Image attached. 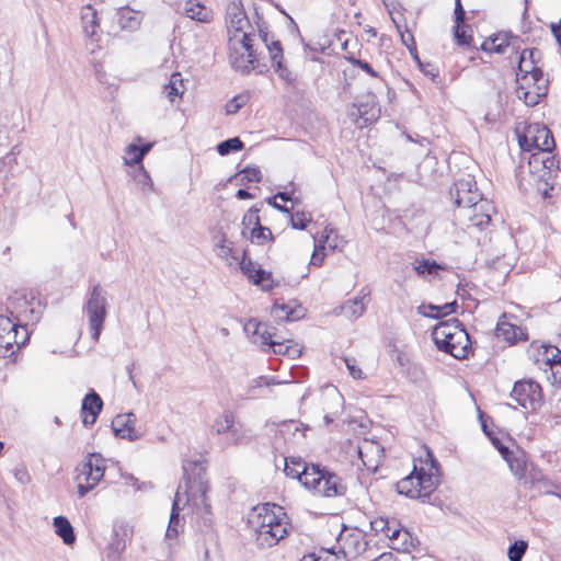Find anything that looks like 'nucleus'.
Here are the masks:
<instances>
[{"label": "nucleus", "instance_id": "nucleus-29", "mask_svg": "<svg viewBox=\"0 0 561 561\" xmlns=\"http://www.w3.org/2000/svg\"><path fill=\"white\" fill-rule=\"evenodd\" d=\"M118 24L123 30L135 31L139 27L142 13L130 8H121L117 10Z\"/></svg>", "mask_w": 561, "mask_h": 561}, {"label": "nucleus", "instance_id": "nucleus-39", "mask_svg": "<svg viewBox=\"0 0 561 561\" xmlns=\"http://www.w3.org/2000/svg\"><path fill=\"white\" fill-rule=\"evenodd\" d=\"M184 83L181 73L175 72L172 73L169 82L163 88V93L167 95V98L174 102L176 98H181L184 93Z\"/></svg>", "mask_w": 561, "mask_h": 561}, {"label": "nucleus", "instance_id": "nucleus-46", "mask_svg": "<svg viewBox=\"0 0 561 561\" xmlns=\"http://www.w3.org/2000/svg\"><path fill=\"white\" fill-rule=\"evenodd\" d=\"M343 362L345 363L348 371H350V375L355 378V379H364L366 378V371L367 370H371V368L369 367H359L358 366V362L355 359V358H351V357H345L343 358Z\"/></svg>", "mask_w": 561, "mask_h": 561}, {"label": "nucleus", "instance_id": "nucleus-22", "mask_svg": "<svg viewBox=\"0 0 561 561\" xmlns=\"http://www.w3.org/2000/svg\"><path fill=\"white\" fill-rule=\"evenodd\" d=\"M102 399L96 392L91 391L90 393H88L83 398L81 405L82 423L85 426L94 424L99 413L102 410Z\"/></svg>", "mask_w": 561, "mask_h": 561}, {"label": "nucleus", "instance_id": "nucleus-61", "mask_svg": "<svg viewBox=\"0 0 561 561\" xmlns=\"http://www.w3.org/2000/svg\"><path fill=\"white\" fill-rule=\"evenodd\" d=\"M323 393H324V396L327 398H329L331 400H334V401H337V402L341 400V396H340V393H339L336 388H333V387L329 388L328 387V388H325Z\"/></svg>", "mask_w": 561, "mask_h": 561}, {"label": "nucleus", "instance_id": "nucleus-12", "mask_svg": "<svg viewBox=\"0 0 561 561\" xmlns=\"http://www.w3.org/2000/svg\"><path fill=\"white\" fill-rule=\"evenodd\" d=\"M451 197L458 206L459 213L463 210L465 207H471L473 204L483 199L471 176L461 179L455 183V191L451 192Z\"/></svg>", "mask_w": 561, "mask_h": 561}, {"label": "nucleus", "instance_id": "nucleus-24", "mask_svg": "<svg viewBox=\"0 0 561 561\" xmlns=\"http://www.w3.org/2000/svg\"><path fill=\"white\" fill-rule=\"evenodd\" d=\"M317 494L332 497L343 495L346 491L339 476L335 473L323 471V479L320 480Z\"/></svg>", "mask_w": 561, "mask_h": 561}, {"label": "nucleus", "instance_id": "nucleus-53", "mask_svg": "<svg viewBox=\"0 0 561 561\" xmlns=\"http://www.w3.org/2000/svg\"><path fill=\"white\" fill-rule=\"evenodd\" d=\"M346 59L354 66L359 67L371 77H378V73L370 67L367 61L355 58L354 56L346 57Z\"/></svg>", "mask_w": 561, "mask_h": 561}, {"label": "nucleus", "instance_id": "nucleus-2", "mask_svg": "<svg viewBox=\"0 0 561 561\" xmlns=\"http://www.w3.org/2000/svg\"><path fill=\"white\" fill-rule=\"evenodd\" d=\"M184 482L176 490L165 536L174 538L180 531V512L186 506L196 518H201L205 528L211 525L210 504L208 503L206 465L204 460H185L183 462Z\"/></svg>", "mask_w": 561, "mask_h": 561}, {"label": "nucleus", "instance_id": "nucleus-15", "mask_svg": "<svg viewBox=\"0 0 561 561\" xmlns=\"http://www.w3.org/2000/svg\"><path fill=\"white\" fill-rule=\"evenodd\" d=\"M493 213L494 206L492 202L483 198L471 207H465L458 216L467 219L473 227L483 228L490 224Z\"/></svg>", "mask_w": 561, "mask_h": 561}, {"label": "nucleus", "instance_id": "nucleus-25", "mask_svg": "<svg viewBox=\"0 0 561 561\" xmlns=\"http://www.w3.org/2000/svg\"><path fill=\"white\" fill-rule=\"evenodd\" d=\"M183 13L191 20L209 23L214 18V12L198 0H186L183 4Z\"/></svg>", "mask_w": 561, "mask_h": 561}, {"label": "nucleus", "instance_id": "nucleus-50", "mask_svg": "<svg viewBox=\"0 0 561 561\" xmlns=\"http://www.w3.org/2000/svg\"><path fill=\"white\" fill-rule=\"evenodd\" d=\"M311 221V216L304 211H297L290 216V225L294 229L304 230Z\"/></svg>", "mask_w": 561, "mask_h": 561}, {"label": "nucleus", "instance_id": "nucleus-19", "mask_svg": "<svg viewBox=\"0 0 561 561\" xmlns=\"http://www.w3.org/2000/svg\"><path fill=\"white\" fill-rule=\"evenodd\" d=\"M240 268L253 284L260 286L263 290H268L273 287L271 273L261 268L259 264L247 256L245 252H243L240 261Z\"/></svg>", "mask_w": 561, "mask_h": 561}, {"label": "nucleus", "instance_id": "nucleus-44", "mask_svg": "<svg viewBox=\"0 0 561 561\" xmlns=\"http://www.w3.org/2000/svg\"><path fill=\"white\" fill-rule=\"evenodd\" d=\"M457 301L446 302L442 306L428 305L426 308L431 310V312H424L425 316H430L432 318H440L456 312Z\"/></svg>", "mask_w": 561, "mask_h": 561}, {"label": "nucleus", "instance_id": "nucleus-8", "mask_svg": "<svg viewBox=\"0 0 561 561\" xmlns=\"http://www.w3.org/2000/svg\"><path fill=\"white\" fill-rule=\"evenodd\" d=\"M78 495L83 497L104 477L105 459L100 454H90L78 468Z\"/></svg>", "mask_w": 561, "mask_h": 561}, {"label": "nucleus", "instance_id": "nucleus-45", "mask_svg": "<svg viewBox=\"0 0 561 561\" xmlns=\"http://www.w3.org/2000/svg\"><path fill=\"white\" fill-rule=\"evenodd\" d=\"M243 148V142L238 138L233 137L220 142L217 146V151L220 156H227L232 151H239Z\"/></svg>", "mask_w": 561, "mask_h": 561}, {"label": "nucleus", "instance_id": "nucleus-3", "mask_svg": "<svg viewBox=\"0 0 561 561\" xmlns=\"http://www.w3.org/2000/svg\"><path fill=\"white\" fill-rule=\"evenodd\" d=\"M421 467L414 465L413 471L397 482V491L410 499H427L438 484V462L432 451L425 447Z\"/></svg>", "mask_w": 561, "mask_h": 561}, {"label": "nucleus", "instance_id": "nucleus-47", "mask_svg": "<svg viewBox=\"0 0 561 561\" xmlns=\"http://www.w3.org/2000/svg\"><path fill=\"white\" fill-rule=\"evenodd\" d=\"M214 252L219 259L225 260L228 265H232V263L238 260L233 254V249L230 243L214 247Z\"/></svg>", "mask_w": 561, "mask_h": 561}, {"label": "nucleus", "instance_id": "nucleus-10", "mask_svg": "<svg viewBox=\"0 0 561 561\" xmlns=\"http://www.w3.org/2000/svg\"><path fill=\"white\" fill-rule=\"evenodd\" d=\"M511 398L527 412H533L540 407L541 388L533 380H519L514 383Z\"/></svg>", "mask_w": 561, "mask_h": 561}, {"label": "nucleus", "instance_id": "nucleus-27", "mask_svg": "<svg viewBox=\"0 0 561 561\" xmlns=\"http://www.w3.org/2000/svg\"><path fill=\"white\" fill-rule=\"evenodd\" d=\"M459 322L460 321L457 319H451L448 321L439 322L434 328L432 337L438 351H442L443 347L446 346V343L451 341Z\"/></svg>", "mask_w": 561, "mask_h": 561}, {"label": "nucleus", "instance_id": "nucleus-40", "mask_svg": "<svg viewBox=\"0 0 561 561\" xmlns=\"http://www.w3.org/2000/svg\"><path fill=\"white\" fill-rule=\"evenodd\" d=\"M321 249L336 250L341 247L342 240L332 227H325L320 238L317 240Z\"/></svg>", "mask_w": 561, "mask_h": 561}, {"label": "nucleus", "instance_id": "nucleus-31", "mask_svg": "<svg viewBox=\"0 0 561 561\" xmlns=\"http://www.w3.org/2000/svg\"><path fill=\"white\" fill-rule=\"evenodd\" d=\"M536 53H538L536 49L520 48L518 53V71L516 78L519 75H533L535 71H542L535 62L534 58Z\"/></svg>", "mask_w": 561, "mask_h": 561}, {"label": "nucleus", "instance_id": "nucleus-11", "mask_svg": "<svg viewBox=\"0 0 561 561\" xmlns=\"http://www.w3.org/2000/svg\"><path fill=\"white\" fill-rule=\"evenodd\" d=\"M520 146L527 150L536 148L539 152L551 151L554 148V139L548 127L535 124L528 127Z\"/></svg>", "mask_w": 561, "mask_h": 561}, {"label": "nucleus", "instance_id": "nucleus-38", "mask_svg": "<svg viewBox=\"0 0 561 561\" xmlns=\"http://www.w3.org/2000/svg\"><path fill=\"white\" fill-rule=\"evenodd\" d=\"M470 345V336L462 324L459 322L451 341L447 342L446 346H444L442 351H455L457 348L460 351H468Z\"/></svg>", "mask_w": 561, "mask_h": 561}, {"label": "nucleus", "instance_id": "nucleus-56", "mask_svg": "<svg viewBox=\"0 0 561 561\" xmlns=\"http://www.w3.org/2000/svg\"><path fill=\"white\" fill-rule=\"evenodd\" d=\"M243 179H247L249 182H260L261 180V171L259 169H250L247 168L242 171Z\"/></svg>", "mask_w": 561, "mask_h": 561}, {"label": "nucleus", "instance_id": "nucleus-26", "mask_svg": "<svg viewBox=\"0 0 561 561\" xmlns=\"http://www.w3.org/2000/svg\"><path fill=\"white\" fill-rule=\"evenodd\" d=\"M512 473L519 480L526 479L527 456L519 447L515 446L504 458Z\"/></svg>", "mask_w": 561, "mask_h": 561}, {"label": "nucleus", "instance_id": "nucleus-48", "mask_svg": "<svg viewBox=\"0 0 561 561\" xmlns=\"http://www.w3.org/2000/svg\"><path fill=\"white\" fill-rule=\"evenodd\" d=\"M527 542L524 540H516L508 548V559L510 561H522L524 554L527 550Z\"/></svg>", "mask_w": 561, "mask_h": 561}, {"label": "nucleus", "instance_id": "nucleus-32", "mask_svg": "<svg viewBox=\"0 0 561 561\" xmlns=\"http://www.w3.org/2000/svg\"><path fill=\"white\" fill-rule=\"evenodd\" d=\"M366 298V295L357 296L353 299L346 300L343 305L339 308V314L344 316L347 319H357L360 316H363L365 311V302L364 299Z\"/></svg>", "mask_w": 561, "mask_h": 561}, {"label": "nucleus", "instance_id": "nucleus-35", "mask_svg": "<svg viewBox=\"0 0 561 561\" xmlns=\"http://www.w3.org/2000/svg\"><path fill=\"white\" fill-rule=\"evenodd\" d=\"M81 21L83 32L87 36L93 37L96 35L100 23L98 12L92 5H85L81 10Z\"/></svg>", "mask_w": 561, "mask_h": 561}, {"label": "nucleus", "instance_id": "nucleus-33", "mask_svg": "<svg viewBox=\"0 0 561 561\" xmlns=\"http://www.w3.org/2000/svg\"><path fill=\"white\" fill-rule=\"evenodd\" d=\"M371 529L389 539H396L400 536V529L394 520L377 517L370 522Z\"/></svg>", "mask_w": 561, "mask_h": 561}, {"label": "nucleus", "instance_id": "nucleus-30", "mask_svg": "<svg viewBox=\"0 0 561 561\" xmlns=\"http://www.w3.org/2000/svg\"><path fill=\"white\" fill-rule=\"evenodd\" d=\"M130 176L138 185L144 196L156 193L153 181L142 164L133 170Z\"/></svg>", "mask_w": 561, "mask_h": 561}, {"label": "nucleus", "instance_id": "nucleus-58", "mask_svg": "<svg viewBox=\"0 0 561 561\" xmlns=\"http://www.w3.org/2000/svg\"><path fill=\"white\" fill-rule=\"evenodd\" d=\"M465 10L460 3V0H456V7H455V23L456 24H462L465 21Z\"/></svg>", "mask_w": 561, "mask_h": 561}, {"label": "nucleus", "instance_id": "nucleus-21", "mask_svg": "<svg viewBox=\"0 0 561 561\" xmlns=\"http://www.w3.org/2000/svg\"><path fill=\"white\" fill-rule=\"evenodd\" d=\"M213 432L218 435L229 433L231 436V440L234 444H238L241 440V431L234 423V415L231 411H225L220 414L213 424Z\"/></svg>", "mask_w": 561, "mask_h": 561}, {"label": "nucleus", "instance_id": "nucleus-7", "mask_svg": "<svg viewBox=\"0 0 561 561\" xmlns=\"http://www.w3.org/2000/svg\"><path fill=\"white\" fill-rule=\"evenodd\" d=\"M516 94L527 106L537 105L548 93V79L542 71L533 75H519L516 78Z\"/></svg>", "mask_w": 561, "mask_h": 561}, {"label": "nucleus", "instance_id": "nucleus-4", "mask_svg": "<svg viewBox=\"0 0 561 561\" xmlns=\"http://www.w3.org/2000/svg\"><path fill=\"white\" fill-rule=\"evenodd\" d=\"M249 523L262 547H272L287 535L286 514L276 504L266 503L254 507Z\"/></svg>", "mask_w": 561, "mask_h": 561}, {"label": "nucleus", "instance_id": "nucleus-28", "mask_svg": "<svg viewBox=\"0 0 561 561\" xmlns=\"http://www.w3.org/2000/svg\"><path fill=\"white\" fill-rule=\"evenodd\" d=\"M355 106L357 108V115L363 118L365 123L376 121L379 117L380 107L376 95L371 93L364 95Z\"/></svg>", "mask_w": 561, "mask_h": 561}, {"label": "nucleus", "instance_id": "nucleus-62", "mask_svg": "<svg viewBox=\"0 0 561 561\" xmlns=\"http://www.w3.org/2000/svg\"><path fill=\"white\" fill-rule=\"evenodd\" d=\"M358 454H359V457L363 461V465L368 469H373V470H376V468L378 467V462L376 461L375 463H373L370 460L366 461L365 458H364V447H359L358 449Z\"/></svg>", "mask_w": 561, "mask_h": 561}, {"label": "nucleus", "instance_id": "nucleus-52", "mask_svg": "<svg viewBox=\"0 0 561 561\" xmlns=\"http://www.w3.org/2000/svg\"><path fill=\"white\" fill-rule=\"evenodd\" d=\"M324 250L325 249H321L319 247V242L314 240V249H313V253L310 259V265H314V266L322 265L324 257H325Z\"/></svg>", "mask_w": 561, "mask_h": 561}, {"label": "nucleus", "instance_id": "nucleus-41", "mask_svg": "<svg viewBox=\"0 0 561 561\" xmlns=\"http://www.w3.org/2000/svg\"><path fill=\"white\" fill-rule=\"evenodd\" d=\"M144 158L141 157V152H139L137 144H129L124 149L123 161L125 165L128 167H139L142 164Z\"/></svg>", "mask_w": 561, "mask_h": 561}, {"label": "nucleus", "instance_id": "nucleus-60", "mask_svg": "<svg viewBox=\"0 0 561 561\" xmlns=\"http://www.w3.org/2000/svg\"><path fill=\"white\" fill-rule=\"evenodd\" d=\"M213 243H214V247H218L219 244L228 243L226 234H225V232L221 229L216 230L214 232V234H213Z\"/></svg>", "mask_w": 561, "mask_h": 561}, {"label": "nucleus", "instance_id": "nucleus-34", "mask_svg": "<svg viewBox=\"0 0 561 561\" xmlns=\"http://www.w3.org/2000/svg\"><path fill=\"white\" fill-rule=\"evenodd\" d=\"M53 526L55 528L56 535L62 539L65 545L71 546L76 541L73 527L71 526L68 518L65 516L54 517Z\"/></svg>", "mask_w": 561, "mask_h": 561}, {"label": "nucleus", "instance_id": "nucleus-36", "mask_svg": "<svg viewBox=\"0 0 561 561\" xmlns=\"http://www.w3.org/2000/svg\"><path fill=\"white\" fill-rule=\"evenodd\" d=\"M551 151H541L536 152L531 156L529 160V167L534 171L539 164H542L543 173L539 174L540 179L546 180V175L550 174L552 170L557 168L556 160L552 156H550Z\"/></svg>", "mask_w": 561, "mask_h": 561}, {"label": "nucleus", "instance_id": "nucleus-54", "mask_svg": "<svg viewBox=\"0 0 561 561\" xmlns=\"http://www.w3.org/2000/svg\"><path fill=\"white\" fill-rule=\"evenodd\" d=\"M273 340L275 341H280L283 342L282 344H277L278 346H282L284 345L285 346V351H291V350H295V348H298V351H301L302 346H300L298 344V342H296L295 340L293 339H285L276 333L273 332Z\"/></svg>", "mask_w": 561, "mask_h": 561}, {"label": "nucleus", "instance_id": "nucleus-16", "mask_svg": "<svg viewBox=\"0 0 561 561\" xmlns=\"http://www.w3.org/2000/svg\"><path fill=\"white\" fill-rule=\"evenodd\" d=\"M243 330L250 341L254 344L274 347L277 346V344L283 343L280 341L273 340L272 328H270L266 323L257 321L256 319H249L244 323Z\"/></svg>", "mask_w": 561, "mask_h": 561}, {"label": "nucleus", "instance_id": "nucleus-37", "mask_svg": "<svg viewBox=\"0 0 561 561\" xmlns=\"http://www.w3.org/2000/svg\"><path fill=\"white\" fill-rule=\"evenodd\" d=\"M323 471L318 466H307L302 476L299 477V482L317 494L320 480L323 479Z\"/></svg>", "mask_w": 561, "mask_h": 561}, {"label": "nucleus", "instance_id": "nucleus-23", "mask_svg": "<svg viewBox=\"0 0 561 561\" xmlns=\"http://www.w3.org/2000/svg\"><path fill=\"white\" fill-rule=\"evenodd\" d=\"M305 308L296 301L275 302L272 308V316L282 321H296L305 317Z\"/></svg>", "mask_w": 561, "mask_h": 561}, {"label": "nucleus", "instance_id": "nucleus-55", "mask_svg": "<svg viewBox=\"0 0 561 561\" xmlns=\"http://www.w3.org/2000/svg\"><path fill=\"white\" fill-rule=\"evenodd\" d=\"M454 35L459 45H469L471 36L466 33L461 24H455Z\"/></svg>", "mask_w": 561, "mask_h": 561}, {"label": "nucleus", "instance_id": "nucleus-18", "mask_svg": "<svg viewBox=\"0 0 561 561\" xmlns=\"http://www.w3.org/2000/svg\"><path fill=\"white\" fill-rule=\"evenodd\" d=\"M495 337L503 341L507 346H514L520 341H527L528 334L526 330L507 321L506 314H502L495 328Z\"/></svg>", "mask_w": 561, "mask_h": 561}, {"label": "nucleus", "instance_id": "nucleus-1", "mask_svg": "<svg viewBox=\"0 0 561 561\" xmlns=\"http://www.w3.org/2000/svg\"><path fill=\"white\" fill-rule=\"evenodd\" d=\"M226 26L228 33L229 58L231 66L243 73L250 72L259 62L255 38L260 39L268 51L272 66L278 77L287 83L295 81L293 72L283 64V47L278 39L266 30L259 34L253 27L240 2L231 1L227 5Z\"/></svg>", "mask_w": 561, "mask_h": 561}, {"label": "nucleus", "instance_id": "nucleus-9", "mask_svg": "<svg viewBox=\"0 0 561 561\" xmlns=\"http://www.w3.org/2000/svg\"><path fill=\"white\" fill-rule=\"evenodd\" d=\"M339 552L347 560L356 559L367 549L366 535L358 528L345 527L336 539Z\"/></svg>", "mask_w": 561, "mask_h": 561}, {"label": "nucleus", "instance_id": "nucleus-43", "mask_svg": "<svg viewBox=\"0 0 561 561\" xmlns=\"http://www.w3.org/2000/svg\"><path fill=\"white\" fill-rule=\"evenodd\" d=\"M306 468L307 465L300 458H291L289 461L286 460L284 472L287 477L299 480Z\"/></svg>", "mask_w": 561, "mask_h": 561}, {"label": "nucleus", "instance_id": "nucleus-49", "mask_svg": "<svg viewBox=\"0 0 561 561\" xmlns=\"http://www.w3.org/2000/svg\"><path fill=\"white\" fill-rule=\"evenodd\" d=\"M546 365L549 366L554 381L561 385V353H554L551 358H547Z\"/></svg>", "mask_w": 561, "mask_h": 561}, {"label": "nucleus", "instance_id": "nucleus-57", "mask_svg": "<svg viewBox=\"0 0 561 561\" xmlns=\"http://www.w3.org/2000/svg\"><path fill=\"white\" fill-rule=\"evenodd\" d=\"M14 477L21 484L30 482V474L25 467L20 466L14 469Z\"/></svg>", "mask_w": 561, "mask_h": 561}, {"label": "nucleus", "instance_id": "nucleus-6", "mask_svg": "<svg viewBox=\"0 0 561 561\" xmlns=\"http://www.w3.org/2000/svg\"><path fill=\"white\" fill-rule=\"evenodd\" d=\"M110 294L100 284L91 286L82 306L88 319L91 337L98 341L110 310Z\"/></svg>", "mask_w": 561, "mask_h": 561}, {"label": "nucleus", "instance_id": "nucleus-20", "mask_svg": "<svg viewBox=\"0 0 561 561\" xmlns=\"http://www.w3.org/2000/svg\"><path fill=\"white\" fill-rule=\"evenodd\" d=\"M135 423L134 413L118 414L112 421V428L117 437L134 442L141 436L140 432L135 428Z\"/></svg>", "mask_w": 561, "mask_h": 561}, {"label": "nucleus", "instance_id": "nucleus-5", "mask_svg": "<svg viewBox=\"0 0 561 561\" xmlns=\"http://www.w3.org/2000/svg\"><path fill=\"white\" fill-rule=\"evenodd\" d=\"M14 305L11 310V314L14 319H11L5 316H0V348H5L9 351L13 345L16 346L19 351L23 346L26 345L30 340V332L26 325L20 324L21 321L33 320V318L27 317V312L32 316L34 314V308L30 307L27 300L23 298H16Z\"/></svg>", "mask_w": 561, "mask_h": 561}, {"label": "nucleus", "instance_id": "nucleus-64", "mask_svg": "<svg viewBox=\"0 0 561 561\" xmlns=\"http://www.w3.org/2000/svg\"><path fill=\"white\" fill-rule=\"evenodd\" d=\"M282 432H291V431H298V425L296 422L294 421H290V422H286L282 425Z\"/></svg>", "mask_w": 561, "mask_h": 561}, {"label": "nucleus", "instance_id": "nucleus-42", "mask_svg": "<svg viewBox=\"0 0 561 561\" xmlns=\"http://www.w3.org/2000/svg\"><path fill=\"white\" fill-rule=\"evenodd\" d=\"M440 268L442 267L432 260L416 261L413 265V270L422 277L436 275Z\"/></svg>", "mask_w": 561, "mask_h": 561}, {"label": "nucleus", "instance_id": "nucleus-51", "mask_svg": "<svg viewBox=\"0 0 561 561\" xmlns=\"http://www.w3.org/2000/svg\"><path fill=\"white\" fill-rule=\"evenodd\" d=\"M248 101V96L240 94L234 98H232L230 101L226 104V113L227 114H236L242 106L245 105Z\"/></svg>", "mask_w": 561, "mask_h": 561}, {"label": "nucleus", "instance_id": "nucleus-17", "mask_svg": "<svg viewBox=\"0 0 561 561\" xmlns=\"http://www.w3.org/2000/svg\"><path fill=\"white\" fill-rule=\"evenodd\" d=\"M133 534V527L128 523H115L113 527L112 539L108 546V557L114 561L119 560L122 553L127 547V542L131 539Z\"/></svg>", "mask_w": 561, "mask_h": 561}, {"label": "nucleus", "instance_id": "nucleus-13", "mask_svg": "<svg viewBox=\"0 0 561 561\" xmlns=\"http://www.w3.org/2000/svg\"><path fill=\"white\" fill-rule=\"evenodd\" d=\"M482 50L496 54L517 55L522 48V39L511 33L501 32L488 38L481 46Z\"/></svg>", "mask_w": 561, "mask_h": 561}, {"label": "nucleus", "instance_id": "nucleus-14", "mask_svg": "<svg viewBox=\"0 0 561 561\" xmlns=\"http://www.w3.org/2000/svg\"><path fill=\"white\" fill-rule=\"evenodd\" d=\"M242 236L249 238L251 242L256 244H264L266 241L272 240L273 236L268 228L261 226L260 218L256 209H250L242 219Z\"/></svg>", "mask_w": 561, "mask_h": 561}, {"label": "nucleus", "instance_id": "nucleus-59", "mask_svg": "<svg viewBox=\"0 0 561 561\" xmlns=\"http://www.w3.org/2000/svg\"><path fill=\"white\" fill-rule=\"evenodd\" d=\"M492 443L494 447L499 450L503 459L512 451V449L505 446L499 438H493Z\"/></svg>", "mask_w": 561, "mask_h": 561}, {"label": "nucleus", "instance_id": "nucleus-63", "mask_svg": "<svg viewBox=\"0 0 561 561\" xmlns=\"http://www.w3.org/2000/svg\"><path fill=\"white\" fill-rule=\"evenodd\" d=\"M551 32L556 37L558 44L561 46V22L551 24Z\"/></svg>", "mask_w": 561, "mask_h": 561}]
</instances>
